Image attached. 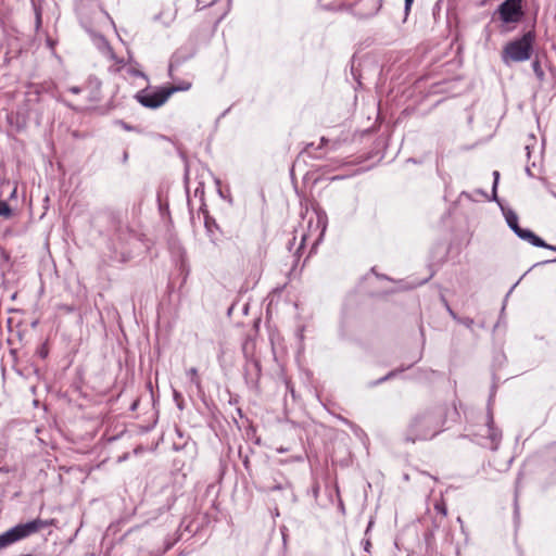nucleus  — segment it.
<instances>
[{
	"label": "nucleus",
	"instance_id": "1",
	"mask_svg": "<svg viewBox=\"0 0 556 556\" xmlns=\"http://www.w3.org/2000/svg\"><path fill=\"white\" fill-rule=\"evenodd\" d=\"M447 412V406L435 405L416 414L407 427L405 441L415 443L434 438L442 431Z\"/></svg>",
	"mask_w": 556,
	"mask_h": 556
},
{
	"label": "nucleus",
	"instance_id": "2",
	"mask_svg": "<svg viewBox=\"0 0 556 556\" xmlns=\"http://www.w3.org/2000/svg\"><path fill=\"white\" fill-rule=\"evenodd\" d=\"M535 35L529 30L520 38L505 45L502 51V61L509 65L511 62H525L531 58Z\"/></svg>",
	"mask_w": 556,
	"mask_h": 556
},
{
	"label": "nucleus",
	"instance_id": "3",
	"mask_svg": "<svg viewBox=\"0 0 556 556\" xmlns=\"http://www.w3.org/2000/svg\"><path fill=\"white\" fill-rule=\"evenodd\" d=\"M49 525L50 521L37 518L26 523H18L14 526L13 528L0 534V549H3L15 542H18L39 532L41 529L47 528Z\"/></svg>",
	"mask_w": 556,
	"mask_h": 556
},
{
	"label": "nucleus",
	"instance_id": "4",
	"mask_svg": "<svg viewBox=\"0 0 556 556\" xmlns=\"http://www.w3.org/2000/svg\"><path fill=\"white\" fill-rule=\"evenodd\" d=\"M191 87L190 83L181 86L164 87L157 90L143 89L135 96L136 100L143 106L149 109H157L162 106L168 98L176 91H185Z\"/></svg>",
	"mask_w": 556,
	"mask_h": 556
},
{
	"label": "nucleus",
	"instance_id": "5",
	"mask_svg": "<svg viewBox=\"0 0 556 556\" xmlns=\"http://www.w3.org/2000/svg\"><path fill=\"white\" fill-rule=\"evenodd\" d=\"M496 13L505 24L518 23L523 17L522 1L505 0L498 5Z\"/></svg>",
	"mask_w": 556,
	"mask_h": 556
},
{
	"label": "nucleus",
	"instance_id": "6",
	"mask_svg": "<svg viewBox=\"0 0 556 556\" xmlns=\"http://www.w3.org/2000/svg\"><path fill=\"white\" fill-rule=\"evenodd\" d=\"M475 435L485 440V442L479 441L480 444L488 446L493 451L497 450L502 439V433L498 429L494 427L493 415L491 410L488 412L486 424L483 428V433H476Z\"/></svg>",
	"mask_w": 556,
	"mask_h": 556
},
{
	"label": "nucleus",
	"instance_id": "7",
	"mask_svg": "<svg viewBox=\"0 0 556 556\" xmlns=\"http://www.w3.org/2000/svg\"><path fill=\"white\" fill-rule=\"evenodd\" d=\"M516 236H518L520 239H522L525 241H528L530 244H532L534 247L543 248V249H548V250H552V251L556 252V247L555 245H551V244L546 243L543 239L538 237L530 229L520 228L516 232Z\"/></svg>",
	"mask_w": 556,
	"mask_h": 556
},
{
	"label": "nucleus",
	"instance_id": "8",
	"mask_svg": "<svg viewBox=\"0 0 556 556\" xmlns=\"http://www.w3.org/2000/svg\"><path fill=\"white\" fill-rule=\"evenodd\" d=\"M516 236H518L520 239H522L525 241H528L530 244H532L534 247L543 248V249H548V250H552V251L556 252V247L555 245H551V244L546 243L543 239L538 237L530 229L520 228L516 232Z\"/></svg>",
	"mask_w": 556,
	"mask_h": 556
},
{
	"label": "nucleus",
	"instance_id": "9",
	"mask_svg": "<svg viewBox=\"0 0 556 556\" xmlns=\"http://www.w3.org/2000/svg\"><path fill=\"white\" fill-rule=\"evenodd\" d=\"M264 492H274V491H283L286 493V498L294 503L295 502V494L293 492V488L290 481L287 479H283L282 481H276L271 485H267L263 488Z\"/></svg>",
	"mask_w": 556,
	"mask_h": 556
},
{
	"label": "nucleus",
	"instance_id": "10",
	"mask_svg": "<svg viewBox=\"0 0 556 556\" xmlns=\"http://www.w3.org/2000/svg\"><path fill=\"white\" fill-rule=\"evenodd\" d=\"M94 45L99 48L100 51H102L105 55H108L110 59L115 60V53L113 52V49L111 48L110 43L106 41V39L101 35H96L93 37Z\"/></svg>",
	"mask_w": 556,
	"mask_h": 556
},
{
	"label": "nucleus",
	"instance_id": "11",
	"mask_svg": "<svg viewBox=\"0 0 556 556\" xmlns=\"http://www.w3.org/2000/svg\"><path fill=\"white\" fill-rule=\"evenodd\" d=\"M191 55H192V52L187 53V54H182V50L181 49L177 50L172 55L170 63H169V72L173 71L174 66L180 65L184 61L188 60Z\"/></svg>",
	"mask_w": 556,
	"mask_h": 556
},
{
	"label": "nucleus",
	"instance_id": "12",
	"mask_svg": "<svg viewBox=\"0 0 556 556\" xmlns=\"http://www.w3.org/2000/svg\"><path fill=\"white\" fill-rule=\"evenodd\" d=\"M505 218H506V222H507V225L509 226V228L516 233L518 231V229H520L521 227L519 226L518 224V216L515 212L513 211H509L506 215H505Z\"/></svg>",
	"mask_w": 556,
	"mask_h": 556
},
{
	"label": "nucleus",
	"instance_id": "13",
	"mask_svg": "<svg viewBox=\"0 0 556 556\" xmlns=\"http://www.w3.org/2000/svg\"><path fill=\"white\" fill-rule=\"evenodd\" d=\"M531 66L536 79L539 80L540 84H542L545 80V73L541 66L539 59L533 60Z\"/></svg>",
	"mask_w": 556,
	"mask_h": 556
},
{
	"label": "nucleus",
	"instance_id": "14",
	"mask_svg": "<svg viewBox=\"0 0 556 556\" xmlns=\"http://www.w3.org/2000/svg\"><path fill=\"white\" fill-rule=\"evenodd\" d=\"M187 375L190 377L191 382L194 383L198 389H200L201 381L198 376V369L195 367H192L187 371Z\"/></svg>",
	"mask_w": 556,
	"mask_h": 556
},
{
	"label": "nucleus",
	"instance_id": "15",
	"mask_svg": "<svg viewBox=\"0 0 556 556\" xmlns=\"http://www.w3.org/2000/svg\"><path fill=\"white\" fill-rule=\"evenodd\" d=\"M11 215V207L5 201L0 200V216L9 217Z\"/></svg>",
	"mask_w": 556,
	"mask_h": 556
},
{
	"label": "nucleus",
	"instance_id": "16",
	"mask_svg": "<svg viewBox=\"0 0 556 556\" xmlns=\"http://www.w3.org/2000/svg\"><path fill=\"white\" fill-rule=\"evenodd\" d=\"M173 396H174V400L177 404V407L182 410L184 409V399H182V395L180 394V392L174 390V393H173Z\"/></svg>",
	"mask_w": 556,
	"mask_h": 556
},
{
	"label": "nucleus",
	"instance_id": "17",
	"mask_svg": "<svg viewBox=\"0 0 556 556\" xmlns=\"http://www.w3.org/2000/svg\"><path fill=\"white\" fill-rule=\"evenodd\" d=\"M96 0H80L77 5H76V10L78 12L79 15H83L84 14V11H85V7L87 5L88 2H94Z\"/></svg>",
	"mask_w": 556,
	"mask_h": 556
},
{
	"label": "nucleus",
	"instance_id": "18",
	"mask_svg": "<svg viewBox=\"0 0 556 556\" xmlns=\"http://www.w3.org/2000/svg\"><path fill=\"white\" fill-rule=\"evenodd\" d=\"M247 368H253L255 369L256 374L258 375L260 372V368H261V364L257 359H251L247 363Z\"/></svg>",
	"mask_w": 556,
	"mask_h": 556
},
{
	"label": "nucleus",
	"instance_id": "19",
	"mask_svg": "<svg viewBox=\"0 0 556 556\" xmlns=\"http://www.w3.org/2000/svg\"><path fill=\"white\" fill-rule=\"evenodd\" d=\"M128 73L132 76H139V77H143L144 79H147V76L144 75V73H142L141 71L139 70H136V68H129L128 70Z\"/></svg>",
	"mask_w": 556,
	"mask_h": 556
},
{
	"label": "nucleus",
	"instance_id": "20",
	"mask_svg": "<svg viewBox=\"0 0 556 556\" xmlns=\"http://www.w3.org/2000/svg\"><path fill=\"white\" fill-rule=\"evenodd\" d=\"M212 226H215L216 227V224H215V220L214 219H211L210 216H205V227L208 231H211V227Z\"/></svg>",
	"mask_w": 556,
	"mask_h": 556
},
{
	"label": "nucleus",
	"instance_id": "21",
	"mask_svg": "<svg viewBox=\"0 0 556 556\" xmlns=\"http://www.w3.org/2000/svg\"><path fill=\"white\" fill-rule=\"evenodd\" d=\"M404 11H405V14L407 15L412 9V5L414 3V0H404Z\"/></svg>",
	"mask_w": 556,
	"mask_h": 556
},
{
	"label": "nucleus",
	"instance_id": "22",
	"mask_svg": "<svg viewBox=\"0 0 556 556\" xmlns=\"http://www.w3.org/2000/svg\"><path fill=\"white\" fill-rule=\"evenodd\" d=\"M395 374H396V371H395V370L390 371L387 376H384V377L380 378V379H379L377 382H375L374 384H377V383L383 382V381H386V380L390 379L391 377H394V376H395Z\"/></svg>",
	"mask_w": 556,
	"mask_h": 556
},
{
	"label": "nucleus",
	"instance_id": "23",
	"mask_svg": "<svg viewBox=\"0 0 556 556\" xmlns=\"http://www.w3.org/2000/svg\"><path fill=\"white\" fill-rule=\"evenodd\" d=\"M35 12H36V26L39 27L40 24H41V12H40V9L35 8Z\"/></svg>",
	"mask_w": 556,
	"mask_h": 556
},
{
	"label": "nucleus",
	"instance_id": "24",
	"mask_svg": "<svg viewBox=\"0 0 556 556\" xmlns=\"http://www.w3.org/2000/svg\"><path fill=\"white\" fill-rule=\"evenodd\" d=\"M444 304H445V307L448 312V314L454 318V319H457V315L454 313V311L450 307V305L447 304V302L444 300Z\"/></svg>",
	"mask_w": 556,
	"mask_h": 556
},
{
	"label": "nucleus",
	"instance_id": "25",
	"mask_svg": "<svg viewBox=\"0 0 556 556\" xmlns=\"http://www.w3.org/2000/svg\"><path fill=\"white\" fill-rule=\"evenodd\" d=\"M70 91H71L72 93L77 94V93H79V92L81 91V89H80L79 87H76V86H75V87H71V88H70Z\"/></svg>",
	"mask_w": 556,
	"mask_h": 556
},
{
	"label": "nucleus",
	"instance_id": "26",
	"mask_svg": "<svg viewBox=\"0 0 556 556\" xmlns=\"http://www.w3.org/2000/svg\"><path fill=\"white\" fill-rule=\"evenodd\" d=\"M127 160H128V152L124 151V153H123V163H126Z\"/></svg>",
	"mask_w": 556,
	"mask_h": 556
},
{
	"label": "nucleus",
	"instance_id": "27",
	"mask_svg": "<svg viewBox=\"0 0 556 556\" xmlns=\"http://www.w3.org/2000/svg\"><path fill=\"white\" fill-rule=\"evenodd\" d=\"M369 548H370V542H369V541H366V542H365L364 549H365L366 552H369Z\"/></svg>",
	"mask_w": 556,
	"mask_h": 556
},
{
	"label": "nucleus",
	"instance_id": "28",
	"mask_svg": "<svg viewBox=\"0 0 556 556\" xmlns=\"http://www.w3.org/2000/svg\"><path fill=\"white\" fill-rule=\"evenodd\" d=\"M122 125H123L124 129H126V130H131L132 129V127L127 125L126 123H122Z\"/></svg>",
	"mask_w": 556,
	"mask_h": 556
},
{
	"label": "nucleus",
	"instance_id": "29",
	"mask_svg": "<svg viewBox=\"0 0 556 556\" xmlns=\"http://www.w3.org/2000/svg\"><path fill=\"white\" fill-rule=\"evenodd\" d=\"M494 178H495V181H494V188H495L496 184H497V179H498V172H494Z\"/></svg>",
	"mask_w": 556,
	"mask_h": 556
},
{
	"label": "nucleus",
	"instance_id": "30",
	"mask_svg": "<svg viewBox=\"0 0 556 556\" xmlns=\"http://www.w3.org/2000/svg\"><path fill=\"white\" fill-rule=\"evenodd\" d=\"M216 0H203L202 2L205 4H213Z\"/></svg>",
	"mask_w": 556,
	"mask_h": 556
},
{
	"label": "nucleus",
	"instance_id": "31",
	"mask_svg": "<svg viewBox=\"0 0 556 556\" xmlns=\"http://www.w3.org/2000/svg\"><path fill=\"white\" fill-rule=\"evenodd\" d=\"M287 451H288V448H285V447H279V448H277V452H278V453H285V452H287Z\"/></svg>",
	"mask_w": 556,
	"mask_h": 556
},
{
	"label": "nucleus",
	"instance_id": "32",
	"mask_svg": "<svg viewBox=\"0 0 556 556\" xmlns=\"http://www.w3.org/2000/svg\"><path fill=\"white\" fill-rule=\"evenodd\" d=\"M326 142H328V140H327L325 137H323V138L320 139V143H321V146L326 144Z\"/></svg>",
	"mask_w": 556,
	"mask_h": 556
},
{
	"label": "nucleus",
	"instance_id": "33",
	"mask_svg": "<svg viewBox=\"0 0 556 556\" xmlns=\"http://www.w3.org/2000/svg\"><path fill=\"white\" fill-rule=\"evenodd\" d=\"M292 460L294 462H301L302 460V456H296V457H293Z\"/></svg>",
	"mask_w": 556,
	"mask_h": 556
},
{
	"label": "nucleus",
	"instance_id": "34",
	"mask_svg": "<svg viewBox=\"0 0 556 556\" xmlns=\"http://www.w3.org/2000/svg\"><path fill=\"white\" fill-rule=\"evenodd\" d=\"M471 324H472V320H471V319H470V320H468V321H466V325H467V326H470Z\"/></svg>",
	"mask_w": 556,
	"mask_h": 556
},
{
	"label": "nucleus",
	"instance_id": "35",
	"mask_svg": "<svg viewBox=\"0 0 556 556\" xmlns=\"http://www.w3.org/2000/svg\"><path fill=\"white\" fill-rule=\"evenodd\" d=\"M518 507H517V501L515 502V513L517 514Z\"/></svg>",
	"mask_w": 556,
	"mask_h": 556
},
{
	"label": "nucleus",
	"instance_id": "36",
	"mask_svg": "<svg viewBox=\"0 0 556 556\" xmlns=\"http://www.w3.org/2000/svg\"><path fill=\"white\" fill-rule=\"evenodd\" d=\"M527 174L530 176L532 175L530 168H527Z\"/></svg>",
	"mask_w": 556,
	"mask_h": 556
},
{
	"label": "nucleus",
	"instance_id": "37",
	"mask_svg": "<svg viewBox=\"0 0 556 556\" xmlns=\"http://www.w3.org/2000/svg\"><path fill=\"white\" fill-rule=\"evenodd\" d=\"M202 206H205V203H202ZM201 210H202L204 213H207L203 207H201Z\"/></svg>",
	"mask_w": 556,
	"mask_h": 556
},
{
	"label": "nucleus",
	"instance_id": "38",
	"mask_svg": "<svg viewBox=\"0 0 556 556\" xmlns=\"http://www.w3.org/2000/svg\"><path fill=\"white\" fill-rule=\"evenodd\" d=\"M21 556H36V555H33V554H24V555H21Z\"/></svg>",
	"mask_w": 556,
	"mask_h": 556
},
{
	"label": "nucleus",
	"instance_id": "39",
	"mask_svg": "<svg viewBox=\"0 0 556 556\" xmlns=\"http://www.w3.org/2000/svg\"><path fill=\"white\" fill-rule=\"evenodd\" d=\"M41 356H42V357H46V353H45V351H41Z\"/></svg>",
	"mask_w": 556,
	"mask_h": 556
},
{
	"label": "nucleus",
	"instance_id": "40",
	"mask_svg": "<svg viewBox=\"0 0 556 556\" xmlns=\"http://www.w3.org/2000/svg\"><path fill=\"white\" fill-rule=\"evenodd\" d=\"M41 356H42V357H46V353H45V351H41Z\"/></svg>",
	"mask_w": 556,
	"mask_h": 556
},
{
	"label": "nucleus",
	"instance_id": "41",
	"mask_svg": "<svg viewBox=\"0 0 556 556\" xmlns=\"http://www.w3.org/2000/svg\"><path fill=\"white\" fill-rule=\"evenodd\" d=\"M440 511H443V514H446V510L443 508H440Z\"/></svg>",
	"mask_w": 556,
	"mask_h": 556
},
{
	"label": "nucleus",
	"instance_id": "42",
	"mask_svg": "<svg viewBox=\"0 0 556 556\" xmlns=\"http://www.w3.org/2000/svg\"><path fill=\"white\" fill-rule=\"evenodd\" d=\"M440 511H443V514H446V510L443 508H440Z\"/></svg>",
	"mask_w": 556,
	"mask_h": 556
}]
</instances>
